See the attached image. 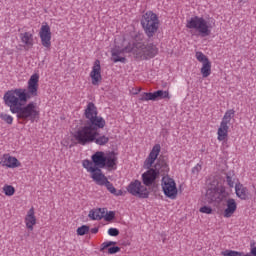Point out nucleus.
<instances>
[{
  "mask_svg": "<svg viewBox=\"0 0 256 256\" xmlns=\"http://www.w3.org/2000/svg\"><path fill=\"white\" fill-rule=\"evenodd\" d=\"M159 153H161V145L155 144L144 161V167L148 171L142 174V181L146 187H151L159 175H167L169 173V165L165 161H158L153 167L159 157Z\"/></svg>",
  "mask_w": 256,
  "mask_h": 256,
  "instance_id": "3",
  "label": "nucleus"
},
{
  "mask_svg": "<svg viewBox=\"0 0 256 256\" xmlns=\"http://www.w3.org/2000/svg\"><path fill=\"white\" fill-rule=\"evenodd\" d=\"M117 245V242L115 241H106L103 242L100 246V251L103 252L105 249H108V254L109 255H115V253H119L121 251V248L119 246H114Z\"/></svg>",
  "mask_w": 256,
  "mask_h": 256,
  "instance_id": "22",
  "label": "nucleus"
},
{
  "mask_svg": "<svg viewBox=\"0 0 256 256\" xmlns=\"http://www.w3.org/2000/svg\"><path fill=\"white\" fill-rule=\"evenodd\" d=\"M235 193L236 196L242 201L247 200L249 197V190L247 189V187H244L243 184L241 183H237L235 185Z\"/></svg>",
  "mask_w": 256,
  "mask_h": 256,
  "instance_id": "24",
  "label": "nucleus"
},
{
  "mask_svg": "<svg viewBox=\"0 0 256 256\" xmlns=\"http://www.w3.org/2000/svg\"><path fill=\"white\" fill-rule=\"evenodd\" d=\"M2 192L4 195H6V197H13V195H15V187L9 184H5L2 187Z\"/></svg>",
  "mask_w": 256,
  "mask_h": 256,
  "instance_id": "27",
  "label": "nucleus"
},
{
  "mask_svg": "<svg viewBox=\"0 0 256 256\" xmlns=\"http://www.w3.org/2000/svg\"><path fill=\"white\" fill-rule=\"evenodd\" d=\"M26 229L33 231L35 225H37V216H35V208L31 207L24 218Z\"/></svg>",
  "mask_w": 256,
  "mask_h": 256,
  "instance_id": "19",
  "label": "nucleus"
},
{
  "mask_svg": "<svg viewBox=\"0 0 256 256\" xmlns=\"http://www.w3.org/2000/svg\"><path fill=\"white\" fill-rule=\"evenodd\" d=\"M193 173H195V171L197 173H199V171H201V165L200 164H197L193 169H192Z\"/></svg>",
  "mask_w": 256,
  "mask_h": 256,
  "instance_id": "34",
  "label": "nucleus"
},
{
  "mask_svg": "<svg viewBox=\"0 0 256 256\" xmlns=\"http://www.w3.org/2000/svg\"><path fill=\"white\" fill-rule=\"evenodd\" d=\"M92 179L95 181L96 185H100L101 187L105 186L109 193L112 195H115L116 197H122L123 190H117L115 186H113V183L107 179L105 174H100L99 176H96Z\"/></svg>",
  "mask_w": 256,
  "mask_h": 256,
  "instance_id": "11",
  "label": "nucleus"
},
{
  "mask_svg": "<svg viewBox=\"0 0 256 256\" xmlns=\"http://www.w3.org/2000/svg\"><path fill=\"white\" fill-rule=\"evenodd\" d=\"M88 217L92 221H101L105 217V208L93 209L89 212Z\"/></svg>",
  "mask_w": 256,
  "mask_h": 256,
  "instance_id": "25",
  "label": "nucleus"
},
{
  "mask_svg": "<svg viewBox=\"0 0 256 256\" xmlns=\"http://www.w3.org/2000/svg\"><path fill=\"white\" fill-rule=\"evenodd\" d=\"M141 26L147 37H154L155 33L159 31V16L153 11H147L142 15L140 20Z\"/></svg>",
  "mask_w": 256,
  "mask_h": 256,
  "instance_id": "7",
  "label": "nucleus"
},
{
  "mask_svg": "<svg viewBox=\"0 0 256 256\" xmlns=\"http://www.w3.org/2000/svg\"><path fill=\"white\" fill-rule=\"evenodd\" d=\"M97 128L93 125L80 127L72 133V137L79 145H87L89 143H96V145L100 146L107 145L109 143V136H99Z\"/></svg>",
  "mask_w": 256,
  "mask_h": 256,
  "instance_id": "4",
  "label": "nucleus"
},
{
  "mask_svg": "<svg viewBox=\"0 0 256 256\" xmlns=\"http://www.w3.org/2000/svg\"><path fill=\"white\" fill-rule=\"evenodd\" d=\"M226 181H227L229 187H235V181L233 180V177L227 175Z\"/></svg>",
  "mask_w": 256,
  "mask_h": 256,
  "instance_id": "33",
  "label": "nucleus"
},
{
  "mask_svg": "<svg viewBox=\"0 0 256 256\" xmlns=\"http://www.w3.org/2000/svg\"><path fill=\"white\" fill-rule=\"evenodd\" d=\"M0 163L2 167H7L8 169H17V167L21 166V162L10 154H4L0 159Z\"/></svg>",
  "mask_w": 256,
  "mask_h": 256,
  "instance_id": "17",
  "label": "nucleus"
},
{
  "mask_svg": "<svg viewBox=\"0 0 256 256\" xmlns=\"http://www.w3.org/2000/svg\"><path fill=\"white\" fill-rule=\"evenodd\" d=\"M118 158L115 152H109L105 156L104 167L106 169L115 170L117 169Z\"/></svg>",
  "mask_w": 256,
  "mask_h": 256,
  "instance_id": "21",
  "label": "nucleus"
},
{
  "mask_svg": "<svg viewBox=\"0 0 256 256\" xmlns=\"http://www.w3.org/2000/svg\"><path fill=\"white\" fill-rule=\"evenodd\" d=\"M200 213H204L206 215H211L213 213V208L210 206H203L199 209Z\"/></svg>",
  "mask_w": 256,
  "mask_h": 256,
  "instance_id": "30",
  "label": "nucleus"
},
{
  "mask_svg": "<svg viewBox=\"0 0 256 256\" xmlns=\"http://www.w3.org/2000/svg\"><path fill=\"white\" fill-rule=\"evenodd\" d=\"M236 211L237 201L233 198H228L224 204L223 217H225V219H230V217H233V215H235Z\"/></svg>",
  "mask_w": 256,
  "mask_h": 256,
  "instance_id": "18",
  "label": "nucleus"
},
{
  "mask_svg": "<svg viewBox=\"0 0 256 256\" xmlns=\"http://www.w3.org/2000/svg\"><path fill=\"white\" fill-rule=\"evenodd\" d=\"M141 92V88H138V91H136L135 93H134V95H137L138 93H140Z\"/></svg>",
  "mask_w": 256,
  "mask_h": 256,
  "instance_id": "36",
  "label": "nucleus"
},
{
  "mask_svg": "<svg viewBox=\"0 0 256 256\" xmlns=\"http://www.w3.org/2000/svg\"><path fill=\"white\" fill-rule=\"evenodd\" d=\"M89 230H90L89 226L82 225V226L77 228L76 233L79 236H83V235H87V233H89Z\"/></svg>",
  "mask_w": 256,
  "mask_h": 256,
  "instance_id": "29",
  "label": "nucleus"
},
{
  "mask_svg": "<svg viewBox=\"0 0 256 256\" xmlns=\"http://www.w3.org/2000/svg\"><path fill=\"white\" fill-rule=\"evenodd\" d=\"M91 83L94 86H99L103 81V76L101 75V61L95 60L90 71Z\"/></svg>",
  "mask_w": 256,
  "mask_h": 256,
  "instance_id": "16",
  "label": "nucleus"
},
{
  "mask_svg": "<svg viewBox=\"0 0 256 256\" xmlns=\"http://www.w3.org/2000/svg\"><path fill=\"white\" fill-rule=\"evenodd\" d=\"M0 119H2V121H4V123H7V125H13L14 118H13V116H11V114L1 113Z\"/></svg>",
  "mask_w": 256,
  "mask_h": 256,
  "instance_id": "28",
  "label": "nucleus"
},
{
  "mask_svg": "<svg viewBox=\"0 0 256 256\" xmlns=\"http://www.w3.org/2000/svg\"><path fill=\"white\" fill-rule=\"evenodd\" d=\"M91 233H93L94 235L99 233V228H92Z\"/></svg>",
  "mask_w": 256,
  "mask_h": 256,
  "instance_id": "35",
  "label": "nucleus"
},
{
  "mask_svg": "<svg viewBox=\"0 0 256 256\" xmlns=\"http://www.w3.org/2000/svg\"><path fill=\"white\" fill-rule=\"evenodd\" d=\"M157 99H171L169 90H157L153 93L144 92L140 96L141 101H157Z\"/></svg>",
  "mask_w": 256,
  "mask_h": 256,
  "instance_id": "14",
  "label": "nucleus"
},
{
  "mask_svg": "<svg viewBox=\"0 0 256 256\" xmlns=\"http://www.w3.org/2000/svg\"><path fill=\"white\" fill-rule=\"evenodd\" d=\"M105 221H113V219H115V212L110 211V212H105L104 213V217Z\"/></svg>",
  "mask_w": 256,
  "mask_h": 256,
  "instance_id": "31",
  "label": "nucleus"
},
{
  "mask_svg": "<svg viewBox=\"0 0 256 256\" xmlns=\"http://www.w3.org/2000/svg\"><path fill=\"white\" fill-rule=\"evenodd\" d=\"M108 235H110V237H117L119 230H117V228H110L108 229Z\"/></svg>",
  "mask_w": 256,
  "mask_h": 256,
  "instance_id": "32",
  "label": "nucleus"
},
{
  "mask_svg": "<svg viewBox=\"0 0 256 256\" xmlns=\"http://www.w3.org/2000/svg\"><path fill=\"white\" fill-rule=\"evenodd\" d=\"M161 187L165 197L172 200L177 199L179 190H177V183L173 178L169 177L168 175L163 176Z\"/></svg>",
  "mask_w": 256,
  "mask_h": 256,
  "instance_id": "9",
  "label": "nucleus"
},
{
  "mask_svg": "<svg viewBox=\"0 0 256 256\" xmlns=\"http://www.w3.org/2000/svg\"><path fill=\"white\" fill-rule=\"evenodd\" d=\"M125 53H133L136 59H153L159 53V48L155 44L137 43L131 47L125 36L115 38V46L111 50V61L113 63H126Z\"/></svg>",
  "mask_w": 256,
  "mask_h": 256,
  "instance_id": "2",
  "label": "nucleus"
},
{
  "mask_svg": "<svg viewBox=\"0 0 256 256\" xmlns=\"http://www.w3.org/2000/svg\"><path fill=\"white\" fill-rule=\"evenodd\" d=\"M20 41L23 47L26 49H31L35 45V39L33 38V31L23 32L20 34Z\"/></svg>",
  "mask_w": 256,
  "mask_h": 256,
  "instance_id": "20",
  "label": "nucleus"
},
{
  "mask_svg": "<svg viewBox=\"0 0 256 256\" xmlns=\"http://www.w3.org/2000/svg\"><path fill=\"white\" fill-rule=\"evenodd\" d=\"M233 117H235V111L233 109H229L225 112L220 123H224V125H231V119H233Z\"/></svg>",
  "mask_w": 256,
  "mask_h": 256,
  "instance_id": "26",
  "label": "nucleus"
},
{
  "mask_svg": "<svg viewBox=\"0 0 256 256\" xmlns=\"http://www.w3.org/2000/svg\"><path fill=\"white\" fill-rule=\"evenodd\" d=\"M195 57L199 63H202V67L200 69L202 77H209V75H211V60H209V57L201 51H196Z\"/></svg>",
  "mask_w": 256,
  "mask_h": 256,
  "instance_id": "13",
  "label": "nucleus"
},
{
  "mask_svg": "<svg viewBox=\"0 0 256 256\" xmlns=\"http://www.w3.org/2000/svg\"><path fill=\"white\" fill-rule=\"evenodd\" d=\"M206 199L208 203L223 201L225 199V187L217 185L214 188H209L206 191Z\"/></svg>",
  "mask_w": 256,
  "mask_h": 256,
  "instance_id": "12",
  "label": "nucleus"
},
{
  "mask_svg": "<svg viewBox=\"0 0 256 256\" xmlns=\"http://www.w3.org/2000/svg\"><path fill=\"white\" fill-rule=\"evenodd\" d=\"M229 137V125L220 122L217 130V140L225 141Z\"/></svg>",
  "mask_w": 256,
  "mask_h": 256,
  "instance_id": "23",
  "label": "nucleus"
},
{
  "mask_svg": "<svg viewBox=\"0 0 256 256\" xmlns=\"http://www.w3.org/2000/svg\"><path fill=\"white\" fill-rule=\"evenodd\" d=\"M128 193L134 197H139L140 199H147L149 197V190L147 186L143 185L141 181L134 180L127 187Z\"/></svg>",
  "mask_w": 256,
  "mask_h": 256,
  "instance_id": "10",
  "label": "nucleus"
},
{
  "mask_svg": "<svg viewBox=\"0 0 256 256\" xmlns=\"http://www.w3.org/2000/svg\"><path fill=\"white\" fill-rule=\"evenodd\" d=\"M186 27L192 35L198 33L200 37H209L211 35V29H213V25L200 16H193L188 19L186 21Z\"/></svg>",
  "mask_w": 256,
  "mask_h": 256,
  "instance_id": "6",
  "label": "nucleus"
},
{
  "mask_svg": "<svg viewBox=\"0 0 256 256\" xmlns=\"http://www.w3.org/2000/svg\"><path fill=\"white\" fill-rule=\"evenodd\" d=\"M107 154L103 151H97L91 156V160L85 159L82 161V167L90 173L91 179L103 175L101 169L105 168V157Z\"/></svg>",
  "mask_w": 256,
  "mask_h": 256,
  "instance_id": "5",
  "label": "nucleus"
},
{
  "mask_svg": "<svg viewBox=\"0 0 256 256\" xmlns=\"http://www.w3.org/2000/svg\"><path fill=\"white\" fill-rule=\"evenodd\" d=\"M39 37L42 45L46 49H51V27L47 22H44L39 31Z\"/></svg>",
  "mask_w": 256,
  "mask_h": 256,
  "instance_id": "15",
  "label": "nucleus"
},
{
  "mask_svg": "<svg viewBox=\"0 0 256 256\" xmlns=\"http://www.w3.org/2000/svg\"><path fill=\"white\" fill-rule=\"evenodd\" d=\"M39 95V74L34 73L27 81L26 88H14L5 92L4 105L9 107L10 113L16 115L18 121L37 123L41 118V109L35 102H29ZM27 102H29L27 104Z\"/></svg>",
  "mask_w": 256,
  "mask_h": 256,
  "instance_id": "1",
  "label": "nucleus"
},
{
  "mask_svg": "<svg viewBox=\"0 0 256 256\" xmlns=\"http://www.w3.org/2000/svg\"><path fill=\"white\" fill-rule=\"evenodd\" d=\"M85 117L90 120L92 127H98V129H103L105 127V119L98 116L97 106L93 102H89L85 109Z\"/></svg>",
  "mask_w": 256,
  "mask_h": 256,
  "instance_id": "8",
  "label": "nucleus"
}]
</instances>
